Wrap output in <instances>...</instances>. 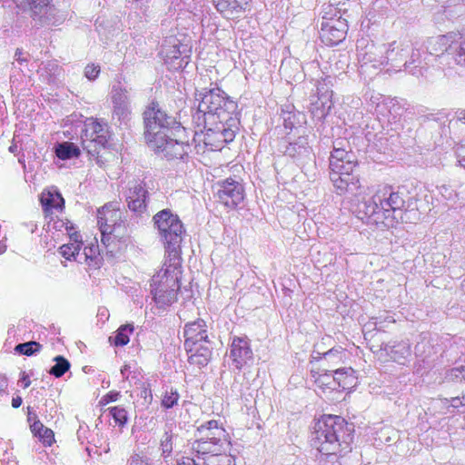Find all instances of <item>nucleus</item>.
Here are the masks:
<instances>
[{"mask_svg": "<svg viewBox=\"0 0 465 465\" xmlns=\"http://www.w3.org/2000/svg\"><path fill=\"white\" fill-rule=\"evenodd\" d=\"M453 44H449V39L446 35H438L429 38L420 47L425 53V60L430 59L435 64L439 69H444L445 66H450V60L452 56L450 47Z\"/></svg>", "mask_w": 465, "mask_h": 465, "instance_id": "nucleus-13", "label": "nucleus"}, {"mask_svg": "<svg viewBox=\"0 0 465 465\" xmlns=\"http://www.w3.org/2000/svg\"><path fill=\"white\" fill-rule=\"evenodd\" d=\"M54 153L60 160L66 161L77 158L80 155V149L72 142H62L54 146Z\"/></svg>", "mask_w": 465, "mask_h": 465, "instance_id": "nucleus-37", "label": "nucleus"}, {"mask_svg": "<svg viewBox=\"0 0 465 465\" xmlns=\"http://www.w3.org/2000/svg\"><path fill=\"white\" fill-rule=\"evenodd\" d=\"M61 68L56 61L48 60L43 62L38 69L40 76L48 84L54 83L57 75L60 74Z\"/></svg>", "mask_w": 465, "mask_h": 465, "instance_id": "nucleus-39", "label": "nucleus"}, {"mask_svg": "<svg viewBox=\"0 0 465 465\" xmlns=\"http://www.w3.org/2000/svg\"><path fill=\"white\" fill-rule=\"evenodd\" d=\"M129 368H130V367H129L128 365H126V364H125V365H124V366L121 368V374L123 375V377H124V379H127V378H128L127 376H125V373H126V371L129 370Z\"/></svg>", "mask_w": 465, "mask_h": 465, "instance_id": "nucleus-64", "label": "nucleus"}, {"mask_svg": "<svg viewBox=\"0 0 465 465\" xmlns=\"http://www.w3.org/2000/svg\"><path fill=\"white\" fill-rule=\"evenodd\" d=\"M39 26H55L61 25L65 16L53 4V0H13Z\"/></svg>", "mask_w": 465, "mask_h": 465, "instance_id": "nucleus-7", "label": "nucleus"}, {"mask_svg": "<svg viewBox=\"0 0 465 465\" xmlns=\"http://www.w3.org/2000/svg\"><path fill=\"white\" fill-rule=\"evenodd\" d=\"M316 384L322 389L337 390L335 371H326L315 379Z\"/></svg>", "mask_w": 465, "mask_h": 465, "instance_id": "nucleus-43", "label": "nucleus"}, {"mask_svg": "<svg viewBox=\"0 0 465 465\" xmlns=\"http://www.w3.org/2000/svg\"><path fill=\"white\" fill-rule=\"evenodd\" d=\"M134 330V327L131 323H126L124 325H121L118 330L115 331L114 336H111L109 338V341L114 345V346H124L126 345L130 339L129 335L133 333Z\"/></svg>", "mask_w": 465, "mask_h": 465, "instance_id": "nucleus-41", "label": "nucleus"}, {"mask_svg": "<svg viewBox=\"0 0 465 465\" xmlns=\"http://www.w3.org/2000/svg\"><path fill=\"white\" fill-rule=\"evenodd\" d=\"M230 358L233 366L241 370L243 365L252 360V351L250 347L249 339L247 337L234 336L231 342Z\"/></svg>", "mask_w": 465, "mask_h": 465, "instance_id": "nucleus-21", "label": "nucleus"}, {"mask_svg": "<svg viewBox=\"0 0 465 465\" xmlns=\"http://www.w3.org/2000/svg\"><path fill=\"white\" fill-rule=\"evenodd\" d=\"M78 257H80L82 262H86L90 268L94 269L99 268L102 262L98 244H90L85 246L84 252L82 253L80 252Z\"/></svg>", "mask_w": 465, "mask_h": 465, "instance_id": "nucleus-34", "label": "nucleus"}, {"mask_svg": "<svg viewBox=\"0 0 465 465\" xmlns=\"http://www.w3.org/2000/svg\"><path fill=\"white\" fill-rule=\"evenodd\" d=\"M450 51H452L451 59L455 64L465 67V38L459 43H454Z\"/></svg>", "mask_w": 465, "mask_h": 465, "instance_id": "nucleus-45", "label": "nucleus"}, {"mask_svg": "<svg viewBox=\"0 0 465 465\" xmlns=\"http://www.w3.org/2000/svg\"><path fill=\"white\" fill-rule=\"evenodd\" d=\"M192 49L187 44H182L175 37L166 40L160 52L164 64L170 70L184 69L190 62Z\"/></svg>", "mask_w": 465, "mask_h": 465, "instance_id": "nucleus-12", "label": "nucleus"}, {"mask_svg": "<svg viewBox=\"0 0 465 465\" xmlns=\"http://www.w3.org/2000/svg\"><path fill=\"white\" fill-rule=\"evenodd\" d=\"M337 380V390H349L356 386L357 378L351 368H342L335 371Z\"/></svg>", "mask_w": 465, "mask_h": 465, "instance_id": "nucleus-36", "label": "nucleus"}, {"mask_svg": "<svg viewBox=\"0 0 465 465\" xmlns=\"http://www.w3.org/2000/svg\"><path fill=\"white\" fill-rule=\"evenodd\" d=\"M387 71L400 72L410 54V45L405 41H392L382 44Z\"/></svg>", "mask_w": 465, "mask_h": 465, "instance_id": "nucleus-15", "label": "nucleus"}, {"mask_svg": "<svg viewBox=\"0 0 465 465\" xmlns=\"http://www.w3.org/2000/svg\"><path fill=\"white\" fill-rule=\"evenodd\" d=\"M430 67H436L430 59L425 60V53L420 47L412 48L408 61L404 62V71L416 77L426 76Z\"/></svg>", "mask_w": 465, "mask_h": 465, "instance_id": "nucleus-22", "label": "nucleus"}, {"mask_svg": "<svg viewBox=\"0 0 465 465\" xmlns=\"http://www.w3.org/2000/svg\"><path fill=\"white\" fill-rule=\"evenodd\" d=\"M127 208L136 217H149V190L144 181L134 180L128 183L124 193Z\"/></svg>", "mask_w": 465, "mask_h": 465, "instance_id": "nucleus-11", "label": "nucleus"}, {"mask_svg": "<svg viewBox=\"0 0 465 465\" xmlns=\"http://www.w3.org/2000/svg\"><path fill=\"white\" fill-rule=\"evenodd\" d=\"M463 371H461V366L457 368H452L447 371L445 379L448 381L453 382H462Z\"/></svg>", "mask_w": 465, "mask_h": 465, "instance_id": "nucleus-55", "label": "nucleus"}, {"mask_svg": "<svg viewBox=\"0 0 465 465\" xmlns=\"http://www.w3.org/2000/svg\"><path fill=\"white\" fill-rule=\"evenodd\" d=\"M374 195L389 226L403 220V213L410 208L409 201L411 200L405 187L380 185Z\"/></svg>", "mask_w": 465, "mask_h": 465, "instance_id": "nucleus-6", "label": "nucleus"}, {"mask_svg": "<svg viewBox=\"0 0 465 465\" xmlns=\"http://www.w3.org/2000/svg\"><path fill=\"white\" fill-rule=\"evenodd\" d=\"M49 228H53L55 231L65 232L67 236H70L71 232L76 231L74 225L70 221H63L60 219L54 220L53 223H48Z\"/></svg>", "mask_w": 465, "mask_h": 465, "instance_id": "nucleus-50", "label": "nucleus"}, {"mask_svg": "<svg viewBox=\"0 0 465 465\" xmlns=\"http://www.w3.org/2000/svg\"><path fill=\"white\" fill-rule=\"evenodd\" d=\"M68 237L69 242L63 244L59 248V252L66 260L70 261L72 258H74V261L82 263L80 257H78V255H80V250L83 245L81 234L77 231H74V232H71L70 236Z\"/></svg>", "mask_w": 465, "mask_h": 465, "instance_id": "nucleus-29", "label": "nucleus"}, {"mask_svg": "<svg viewBox=\"0 0 465 465\" xmlns=\"http://www.w3.org/2000/svg\"><path fill=\"white\" fill-rule=\"evenodd\" d=\"M23 51L20 49H17L15 54V60L22 63L24 61H26L25 58L23 57Z\"/></svg>", "mask_w": 465, "mask_h": 465, "instance_id": "nucleus-63", "label": "nucleus"}, {"mask_svg": "<svg viewBox=\"0 0 465 465\" xmlns=\"http://www.w3.org/2000/svg\"><path fill=\"white\" fill-rule=\"evenodd\" d=\"M196 433L198 436L196 440H201L202 441L206 440L216 445H225L227 442L226 430L214 420L200 425L196 430Z\"/></svg>", "mask_w": 465, "mask_h": 465, "instance_id": "nucleus-23", "label": "nucleus"}, {"mask_svg": "<svg viewBox=\"0 0 465 465\" xmlns=\"http://www.w3.org/2000/svg\"><path fill=\"white\" fill-rule=\"evenodd\" d=\"M143 120L146 143H162L163 137L184 127L176 116L169 114L156 101H152L145 107Z\"/></svg>", "mask_w": 465, "mask_h": 465, "instance_id": "nucleus-5", "label": "nucleus"}, {"mask_svg": "<svg viewBox=\"0 0 465 465\" xmlns=\"http://www.w3.org/2000/svg\"><path fill=\"white\" fill-rule=\"evenodd\" d=\"M281 118L285 129L292 130L301 127L305 123V116L294 109L292 104H287L281 109Z\"/></svg>", "mask_w": 465, "mask_h": 465, "instance_id": "nucleus-30", "label": "nucleus"}, {"mask_svg": "<svg viewBox=\"0 0 465 465\" xmlns=\"http://www.w3.org/2000/svg\"><path fill=\"white\" fill-rule=\"evenodd\" d=\"M97 225L101 232V241L105 246L109 244L111 238L122 241L128 235L125 223L122 220V213L111 209L108 204L97 211Z\"/></svg>", "mask_w": 465, "mask_h": 465, "instance_id": "nucleus-9", "label": "nucleus"}, {"mask_svg": "<svg viewBox=\"0 0 465 465\" xmlns=\"http://www.w3.org/2000/svg\"><path fill=\"white\" fill-rule=\"evenodd\" d=\"M194 465H235L234 459L227 455L225 450L217 451L216 453L209 456H205V458H202V460H196V463Z\"/></svg>", "mask_w": 465, "mask_h": 465, "instance_id": "nucleus-38", "label": "nucleus"}, {"mask_svg": "<svg viewBox=\"0 0 465 465\" xmlns=\"http://www.w3.org/2000/svg\"><path fill=\"white\" fill-rule=\"evenodd\" d=\"M195 101L198 104L192 121L199 131H194L193 140L200 142L203 134L204 146L211 151H219L232 142L240 125L238 104L216 84L197 90Z\"/></svg>", "mask_w": 465, "mask_h": 465, "instance_id": "nucleus-1", "label": "nucleus"}, {"mask_svg": "<svg viewBox=\"0 0 465 465\" xmlns=\"http://www.w3.org/2000/svg\"><path fill=\"white\" fill-rule=\"evenodd\" d=\"M166 265L163 272H158L151 279V291H181V283L179 274L181 271L178 268L180 263V257L177 258L176 262L170 261Z\"/></svg>", "mask_w": 465, "mask_h": 465, "instance_id": "nucleus-14", "label": "nucleus"}, {"mask_svg": "<svg viewBox=\"0 0 465 465\" xmlns=\"http://www.w3.org/2000/svg\"><path fill=\"white\" fill-rule=\"evenodd\" d=\"M180 395L177 390L171 387L170 390H165L161 405L164 409H172L178 403Z\"/></svg>", "mask_w": 465, "mask_h": 465, "instance_id": "nucleus-46", "label": "nucleus"}, {"mask_svg": "<svg viewBox=\"0 0 465 465\" xmlns=\"http://www.w3.org/2000/svg\"><path fill=\"white\" fill-rule=\"evenodd\" d=\"M108 411L115 423L119 426L124 427L128 421L127 411L124 408L120 406H114L108 408Z\"/></svg>", "mask_w": 465, "mask_h": 465, "instance_id": "nucleus-48", "label": "nucleus"}, {"mask_svg": "<svg viewBox=\"0 0 465 465\" xmlns=\"http://www.w3.org/2000/svg\"><path fill=\"white\" fill-rule=\"evenodd\" d=\"M319 344L315 346V349L312 351V357L313 359H322L324 358L325 360H331L332 358H339L341 354V348H331L327 351H320L319 350Z\"/></svg>", "mask_w": 465, "mask_h": 465, "instance_id": "nucleus-49", "label": "nucleus"}, {"mask_svg": "<svg viewBox=\"0 0 465 465\" xmlns=\"http://www.w3.org/2000/svg\"><path fill=\"white\" fill-rule=\"evenodd\" d=\"M40 201L43 210L46 213L52 212L54 209L62 211L64 207V200L62 194L57 191L54 193L48 192L47 193H43Z\"/></svg>", "mask_w": 465, "mask_h": 465, "instance_id": "nucleus-32", "label": "nucleus"}, {"mask_svg": "<svg viewBox=\"0 0 465 465\" xmlns=\"http://www.w3.org/2000/svg\"><path fill=\"white\" fill-rule=\"evenodd\" d=\"M312 151L306 135H300L295 141H291L288 138L282 141L279 146L280 153L290 157L298 164H303L311 160Z\"/></svg>", "mask_w": 465, "mask_h": 465, "instance_id": "nucleus-17", "label": "nucleus"}, {"mask_svg": "<svg viewBox=\"0 0 465 465\" xmlns=\"http://www.w3.org/2000/svg\"><path fill=\"white\" fill-rule=\"evenodd\" d=\"M173 435L166 431L161 439L160 448L164 458L169 457L173 451Z\"/></svg>", "mask_w": 465, "mask_h": 465, "instance_id": "nucleus-51", "label": "nucleus"}, {"mask_svg": "<svg viewBox=\"0 0 465 465\" xmlns=\"http://www.w3.org/2000/svg\"><path fill=\"white\" fill-rule=\"evenodd\" d=\"M153 294L152 301L154 302L156 309L164 310L166 307L177 302L178 292H151Z\"/></svg>", "mask_w": 465, "mask_h": 465, "instance_id": "nucleus-42", "label": "nucleus"}, {"mask_svg": "<svg viewBox=\"0 0 465 465\" xmlns=\"http://www.w3.org/2000/svg\"><path fill=\"white\" fill-rule=\"evenodd\" d=\"M330 179L339 195H351V211L356 217L367 223L383 224L389 227L379 207L375 195L366 199L360 196L362 187L360 182L359 163L351 151L334 144L329 158Z\"/></svg>", "mask_w": 465, "mask_h": 465, "instance_id": "nucleus-2", "label": "nucleus"}, {"mask_svg": "<svg viewBox=\"0 0 465 465\" xmlns=\"http://www.w3.org/2000/svg\"><path fill=\"white\" fill-rule=\"evenodd\" d=\"M347 31L348 23L345 18H331L322 23L320 37L326 45H337L345 39Z\"/></svg>", "mask_w": 465, "mask_h": 465, "instance_id": "nucleus-18", "label": "nucleus"}, {"mask_svg": "<svg viewBox=\"0 0 465 465\" xmlns=\"http://www.w3.org/2000/svg\"><path fill=\"white\" fill-rule=\"evenodd\" d=\"M150 459L147 456H142L135 453L128 460L129 465H150Z\"/></svg>", "mask_w": 465, "mask_h": 465, "instance_id": "nucleus-57", "label": "nucleus"}, {"mask_svg": "<svg viewBox=\"0 0 465 465\" xmlns=\"http://www.w3.org/2000/svg\"><path fill=\"white\" fill-rule=\"evenodd\" d=\"M23 400L21 397L17 396L15 398H13L12 400V406L15 409L19 408L22 405Z\"/></svg>", "mask_w": 465, "mask_h": 465, "instance_id": "nucleus-62", "label": "nucleus"}, {"mask_svg": "<svg viewBox=\"0 0 465 465\" xmlns=\"http://www.w3.org/2000/svg\"><path fill=\"white\" fill-rule=\"evenodd\" d=\"M20 381L22 382L23 387L25 389L30 386L31 381L27 375L25 373L23 374V377L21 378Z\"/></svg>", "mask_w": 465, "mask_h": 465, "instance_id": "nucleus-61", "label": "nucleus"}, {"mask_svg": "<svg viewBox=\"0 0 465 465\" xmlns=\"http://www.w3.org/2000/svg\"><path fill=\"white\" fill-rule=\"evenodd\" d=\"M184 343L186 351H191L192 347L203 343H212L208 338L207 325L203 319L187 322L183 328Z\"/></svg>", "mask_w": 465, "mask_h": 465, "instance_id": "nucleus-19", "label": "nucleus"}, {"mask_svg": "<svg viewBox=\"0 0 465 465\" xmlns=\"http://www.w3.org/2000/svg\"><path fill=\"white\" fill-rule=\"evenodd\" d=\"M42 345L35 341L19 343L15 346V351L22 355L32 356L39 351Z\"/></svg>", "mask_w": 465, "mask_h": 465, "instance_id": "nucleus-47", "label": "nucleus"}, {"mask_svg": "<svg viewBox=\"0 0 465 465\" xmlns=\"http://www.w3.org/2000/svg\"><path fill=\"white\" fill-rule=\"evenodd\" d=\"M33 434L37 437L44 444L51 446L54 441V432L51 429L44 426V424L36 420L30 426Z\"/></svg>", "mask_w": 465, "mask_h": 465, "instance_id": "nucleus-40", "label": "nucleus"}, {"mask_svg": "<svg viewBox=\"0 0 465 465\" xmlns=\"http://www.w3.org/2000/svg\"><path fill=\"white\" fill-rule=\"evenodd\" d=\"M100 72L99 64H88L84 68V76L90 81H94L99 76Z\"/></svg>", "mask_w": 465, "mask_h": 465, "instance_id": "nucleus-54", "label": "nucleus"}, {"mask_svg": "<svg viewBox=\"0 0 465 465\" xmlns=\"http://www.w3.org/2000/svg\"><path fill=\"white\" fill-rule=\"evenodd\" d=\"M388 96H385L381 94L372 92L370 94L369 100L372 105H375V111L378 114L381 113V110L384 108L385 99Z\"/></svg>", "mask_w": 465, "mask_h": 465, "instance_id": "nucleus-52", "label": "nucleus"}, {"mask_svg": "<svg viewBox=\"0 0 465 465\" xmlns=\"http://www.w3.org/2000/svg\"><path fill=\"white\" fill-rule=\"evenodd\" d=\"M121 396L119 391H111L107 394L104 395L100 401L102 405H106L110 402L116 401L118 398Z\"/></svg>", "mask_w": 465, "mask_h": 465, "instance_id": "nucleus-59", "label": "nucleus"}, {"mask_svg": "<svg viewBox=\"0 0 465 465\" xmlns=\"http://www.w3.org/2000/svg\"><path fill=\"white\" fill-rule=\"evenodd\" d=\"M454 153L458 165L465 169V140L457 143L454 146Z\"/></svg>", "mask_w": 465, "mask_h": 465, "instance_id": "nucleus-53", "label": "nucleus"}, {"mask_svg": "<svg viewBox=\"0 0 465 465\" xmlns=\"http://www.w3.org/2000/svg\"><path fill=\"white\" fill-rule=\"evenodd\" d=\"M382 350L393 361L400 364H405L411 354V344L408 341L386 343L383 345Z\"/></svg>", "mask_w": 465, "mask_h": 465, "instance_id": "nucleus-27", "label": "nucleus"}, {"mask_svg": "<svg viewBox=\"0 0 465 465\" xmlns=\"http://www.w3.org/2000/svg\"><path fill=\"white\" fill-rule=\"evenodd\" d=\"M354 426L342 417L324 415L313 426L312 445L324 455H343L351 451Z\"/></svg>", "mask_w": 465, "mask_h": 465, "instance_id": "nucleus-3", "label": "nucleus"}, {"mask_svg": "<svg viewBox=\"0 0 465 465\" xmlns=\"http://www.w3.org/2000/svg\"><path fill=\"white\" fill-rule=\"evenodd\" d=\"M213 5L223 16L232 18L244 12L252 0H212Z\"/></svg>", "mask_w": 465, "mask_h": 465, "instance_id": "nucleus-26", "label": "nucleus"}, {"mask_svg": "<svg viewBox=\"0 0 465 465\" xmlns=\"http://www.w3.org/2000/svg\"><path fill=\"white\" fill-rule=\"evenodd\" d=\"M132 89L121 83L113 85L111 91V101L113 105L131 106Z\"/></svg>", "mask_w": 465, "mask_h": 465, "instance_id": "nucleus-31", "label": "nucleus"}, {"mask_svg": "<svg viewBox=\"0 0 465 465\" xmlns=\"http://www.w3.org/2000/svg\"><path fill=\"white\" fill-rule=\"evenodd\" d=\"M54 361L55 363L49 370V373L55 378L62 377L71 367L69 361L62 355L55 356Z\"/></svg>", "mask_w": 465, "mask_h": 465, "instance_id": "nucleus-44", "label": "nucleus"}, {"mask_svg": "<svg viewBox=\"0 0 465 465\" xmlns=\"http://www.w3.org/2000/svg\"><path fill=\"white\" fill-rule=\"evenodd\" d=\"M216 195L221 203L228 208H236L244 199V188L242 183L227 178L218 183Z\"/></svg>", "mask_w": 465, "mask_h": 465, "instance_id": "nucleus-16", "label": "nucleus"}, {"mask_svg": "<svg viewBox=\"0 0 465 465\" xmlns=\"http://www.w3.org/2000/svg\"><path fill=\"white\" fill-rule=\"evenodd\" d=\"M188 354V362L196 365L199 368L206 366L212 359L213 346L212 343H203L192 347Z\"/></svg>", "mask_w": 465, "mask_h": 465, "instance_id": "nucleus-28", "label": "nucleus"}, {"mask_svg": "<svg viewBox=\"0 0 465 465\" xmlns=\"http://www.w3.org/2000/svg\"><path fill=\"white\" fill-rule=\"evenodd\" d=\"M198 5V0H179L176 6L179 10H184L193 13Z\"/></svg>", "mask_w": 465, "mask_h": 465, "instance_id": "nucleus-56", "label": "nucleus"}, {"mask_svg": "<svg viewBox=\"0 0 465 465\" xmlns=\"http://www.w3.org/2000/svg\"><path fill=\"white\" fill-rule=\"evenodd\" d=\"M147 144L155 153L163 154L168 160L183 159L191 151L190 133L183 127L163 137L162 143Z\"/></svg>", "mask_w": 465, "mask_h": 465, "instance_id": "nucleus-8", "label": "nucleus"}, {"mask_svg": "<svg viewBox=\"0 0 465 465\" xmlns=\"http://www.w3.org/2000/svg\"><path fill=\"white\" fill-rule=\"evenodd\" d=\"M449 406H448V410L449 411H451L450 409L451 408L453 411H456L457 412H464L465 410L462 406V400L460 396L458 397H452L450 401H449Z\"/></svg>", "mask_w": 465, "mask_h": 465, "instance_id": "nucleus-58", "label": "nucleus"}, {"mask_svg": "<svg viewBox=\"0 0 465 465\" xmlns=\"http://www.w3.org/2000/svg\"><path fill=\"white\" fill-rule=\"evenodd\" d=\"M437 341L430 332H421L418 336L417 343L414 347L416 357L420 358L423 362L430 361L437 355L439 351Z\"/></svg>", "mask_w": 465, "mask_h": 465, "instance_id": "nucleus-25", "label": "nucleus"}, {"mask_svg": "<svg viewBox=\"0 0 465 465\" xmlns=\"http://www.w3.org/2000/svg\"><path fill=\"white\" fill-rule=\"evenodd\" d=\"M382 45H368L366 50L359 53L361 73H368L371 68L381 70L386 67Z\"/></svg>", "mask_w": 465, "mask_h": 465, "instance_id": "nucleus-20", "label": "nucleus"}, {"mask_svg": "<svg viewBox=\"0 0 465 465\" xmlns=\"http://www.w3.org/2000/svg\"><path fill=\"white\" fill-rule=\"evenodd\" d=\"M111 139V132L106 123L87 118L81 126V140L84 150L89 153H98V148H105Z\"/></svg>", "mask_w": 465, "mask_h": 465, "instance_id": "nucleus-10", "label": "nucleus"}, {"mask_svg": "<svg viewBox=\"0 0 465 465\" xmlns=\"http://www.w3.org/2000/svg\"><path fill=\"white\" fill-rule=\"evenodd\" d=\"M160 241L164 246L167 259L176 262L181 254V244L185 228L180 217L171 209H163L153 216Z\"/></svg>", "mask_w": 465, "mask_h": 465, "instance_id": "nucleus-4", "label": "nucleus"}, {"mask_svg": "<svg viewBox=\"0 0 465 465\" xmlns=\"http://www.w3.org/2000/svg\"><path fill=\"white\" fill-rule=\"evenodd\" d=\"M132 118L131 106L113 105L111 122L114 125L123 128L127 127Z\"/></svg>", "mask_w": 465, "mask_h": 465, "instance_id": "nucleus-35", "label": "nucleus"}, {"mask_svg": "<svg viewBox=\"0 0 465 465\" xmlns=\"http://www.w3.org/2000/svg\"><path fill=\"white\" fill-rule=\"evenodd\" d=\"M404 111L405 108L401 104L400 100L388 96V98L385 99L384 108L381 110L380 114L388 118L389 121H396V119L401 116Z\"/></svg>", "mask_w": 465, "mask_h": 465, "instance_id": "nucleus-33", "label": "nucleus"}, {"mask_svg": "<svg viewBox=\"0 0 465 465\" xmlns=\"http://www.w3.org/2000/svg\"><path fill=\"white\" fill-rule=\"evenodd\" d=\"M225 450L224 445L223 444H213L210 441H202L201 440H194L191 443V454L192 457H183V461L179 463V465H194L196 463V460H202V458H205V456L213 455L217 451Z\"/></svg>", "mask_w": 465, "mask_h": 465, "instance_id": "nucleus-24", "label": "nucleus"}, {"mask_svg": "<svg viewBox=\"0 0 465 465\" xmlns=\"http://www.w3.org/2000/svg\"><path fill=\"white\" fill-rule=\"evenodd\" d=\"M8 386L7 378L5 375H0V394L4 393Z\"/></svg>", "mask_w": 465, "mask_h": 465, "instance_id": "nucleus-60", "label": "nucleus"}]
</instances>
